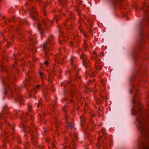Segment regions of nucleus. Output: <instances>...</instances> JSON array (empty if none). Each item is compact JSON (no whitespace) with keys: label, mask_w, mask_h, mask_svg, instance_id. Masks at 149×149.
I'll return each instance as SVG.
<instances>
[{"label":"nucleus","mask_w":149,"mask_h":149,"mask_svg":"<svg viewBox=\"0 0 149 149\" xmlns=\"http://www.w3.org/2000/svg\"><path fill=\"white\" fill-rule=\"evenodd\" d=\"M49 46L48 45H47L46 44H43V48L44 49H45L47 47H49Z\"/></svg>","instance_id":"6e6552de"},{"label":"nucleus","mask_w":149,"mask_h":149,"mask_svg":"<svg viewBox=\"0 0 149 149\" xmlns=\"http://www.w3.org/2000/svg\"><path fill=\"white\" fill-rule=\"evenodd\" d=\"M93 53H94V54H95V52H94H94H93Z\"/></svg>","instance_id":"6ab92c4d"},{"label":"nucleus","mask_w":149,"mask_h":149,"mask_svg":"<svg viewBox=\"0 0 149 149\" xmlns=\"http://www.w3.org/2000/svg\"><path fill=\"white\" fill-rule=\"evenodd\" d=\"M70 45L71 46L73 45V42H70Z\"/></svg>","instance_id":"f8f14e48"},{"label":"nucleus","mask_w":149,"mask_h":149,"mask_svg":"<svg viewBox=\"0 0 149 149\" xmlns=\"http://www.w3.org/2000/svg\"><path fill=\"white\" fill-rule=\"evenodd\" d=\"M44 63H45V64L46 65H48V61H45L44 62Z\"/></svg>","instance_id":"9d476101"},{"label":"nucleus","mask_w":149,"mask_h":149,"mask_svg":"<svg viewBox=\"0 0 149 149\" xmlns=\"http://www.w3.org/2000/svg\"><path fill=\"white\" fill-rule=\"evenodd\" d=\"M68 127V128L70 127L71 129H72V128L73 127V125L70 126L69 125Z\"/></svg>","instance_id":"9b49d317"},{"label":"nucleus","mask_w":149,"mask_h":149,"mask_svg":"<svg viewBox=\"0 0 149 149\" xmlns=\"http://www.w3.org/2000/svg\"><path fill=\"white\" fill-rule=\"evenodd\" d=\"M82 56H83L82 55H81V56H80V57H81V59H82V58H83V57H82Z\"/></svg>","instance_id":"dca6fc26"},{"label":"nucleus","mask_w":149,"mask_h":149,"mask_svg":"<svg viewBox=\"0 0 149 149\" xmlns=\"http://www.w3.org/2000/svg\"><path fill=\"white\" fill-rule=\"evenodd\" d=\"M84 65L85 66H87L90 63V61L88 59H84L82 61Z\"/></svg>","instance_id":"7ed1b4c3"},{"label":"nucleus","mask_w":149,"mask_h":149,"mask_svg":"<svg viewBox=\"0 0 149 149\" xmlns=\"http://www.w3.org/2000/svg\"><path fill=\"white\" fill-rule=\"evenodd\" d=\"M84 36L86 38V37H87V35H86V34H84Z\"/></svg>","instance_id":"4468645a"},{"label":"nucleus","mask_w":149,"mask_h":149,"mask_svg":"<svg viewBox=\"0 0 149 149\" xmlns=\"http://www.w3.org/2000/svg\"><path fill=\"white\" fill-rule=\"evenodd\" d=\"M40 87V86L39 85L36 86V88L35 89L32 90L30 92L29 94V98H31L32 97V96L35 93H36V89H38Z\"/></svg>","instance_id":"f257e3e1"},{"label":"nucleus","mask_w":149,"mask_h":149,"mask_svg":"<svg viewBox=\"0 0 149 149\" xmlns=\"http://www.w3.org/2000/svg\"><path fill=\"white\" fill-rule=\"evenodd\" d=\"M41 25L40 24H38L37 25V26L38 29L39 30L40 28L41 27Z\"/></svg>","instance_id":"39448f33"},{"label":"nucleus","mask_w":149,"mask_h":149,"mask_svg":"<svg viewBox=\"0 0 149 149\" xmlns=\"http://www.w3.org/2000/svg\"><path fill=\"white\" fill-rule=\"evenodd\" d=\"M95 63V67L96 69L98 70H100L102 68L101 65L98 63V62L96 61Z\"/></svg>","instance_id":"f03ea898"},{"label":"nucleus","mask_w":149,"mask_h":149,"mask_svg":"<svg viewBox=\"0 0 149 149\" xmlns=\"http://www.w3.org/2000/svg\"><path fill=\"white\" fill-rule=\"evenodd\" d=\"M40 78H41V79H42L45 76V74H43L41 72H40Z\"/></svg>","instance_id":"20e7f679"},{"label":"nucleus","mask_w":149,"mask_h":149,"mask_svg":"<svg viewBox=\"0 0 149 149\" xmlns=\"http://www.w3.org/2000/svg\"><path fill=\"white\" fill-rule=\"evenodd\" d=\"M40 102L38 103V104L37 106L38 107H40Z\"/></svg>","instance_id":"2eb2a0df"},{"label":"nucleus","mask_w":149,"mask_h":149,"mask_svg":"<svg viewBox=\"0 0 149 149\" xmlns=\"http://www.w3.org/2000/svg\"><path fill=\"white\" fill-rule=\"evenodd\" d=\"M47 141V142H49V140L48 141Z\"/></svg>","instance_id":"aec40b11"},{"label":"nucleus","mask_w":149,"mask_h":149,"mask_svg":"<svg viewBox=\"0 0 149 149\" xmlns=\"http://www.w3.org/2000/svg\"><path fill=\"white\" fill-rule=\"evenodd\" d=\"M13 68H15V65H13Z\"/></svg>","instance_id":"a211bd4d"},{"label":"nucleus","mask_w":149,"mask_h":149,"mask_svg":"<svg viewBox=\"0 0 149 149\" xmlns=\"http://www.w3.org/2000/svg\"><path fill=\"white\" fill-rule=\"evenodd\" d=\"M47 43H49L48 42H47Z\"/></svg>","instance_id":"412c9836"},{"label":"nucleus","mask_w":149,"mask_h":149,"mask_svg":"<svg viewBox=\"0 0 149 149\" xmlns=\"http://www.w3.org/2000/svg\"><path fill=\"white\" fill-rule=\"evenodd\" d=\"M86 40L85 39V40L84 45H85V47L86 48H87V47H88L87 45V44H86Z\"/></svg>","instance_id":"0eeeda50"},{"label":"nucleus","mask_w":149,"mask_h":149,"mask_svg":"<svg viewBox=\"0 0 149 149\" xmlns=\"http://www.w3.org/2000/svg\"><path fill=\"white\" fill-rule=\"evenodd\" d=\"M52 145L53 148H54V146H55V145H54V144H52Z\"/></svg>","instance_id":"f3484780"},{"label":"nucleus","mask_w":149,"mask_h":149,"mask_svg":"<svg viewBox=\"0 0 149 149\" xmlns=\"http://www.w3.org/2000/svg\"><path fill=\"white\" fill-rule=\"evenodd\" d=\"M70 62H71V63L72 64V65L73 63V61L72 60V59H71L70 60Z\"/></svg>","instance_id":"ddd939ff"},{"label":"nucleus","mask_w":149,"mask_h":149,"mask_svg":"<svg viewBox=\"0 0 149 149\" xmlns=\"http://www.w3.org/2000/svg\"><path fill=\"white\" fill-rule=\"evenodd\" d=\"M28 110L29 111H30L32 109V107L31 105H29L28 107Z\"/></svg>","instance_id":"423d86ee"},{"label":"nucleus","mask_w":149,"mask_h":149,"mask_svg":"<svg viewBox=\"0 0 149 149\" xmlns=\"http://www.w3.org/2000/svg\"><path fill=\"white\" fill-rule=\"evenodd\" d=\"M29 82L28 80L27 79H26L24 81V84L25 85H26V84L27 82Z\"/></svg>","instance_id":"1a4fd4ad"}]
</instances>
